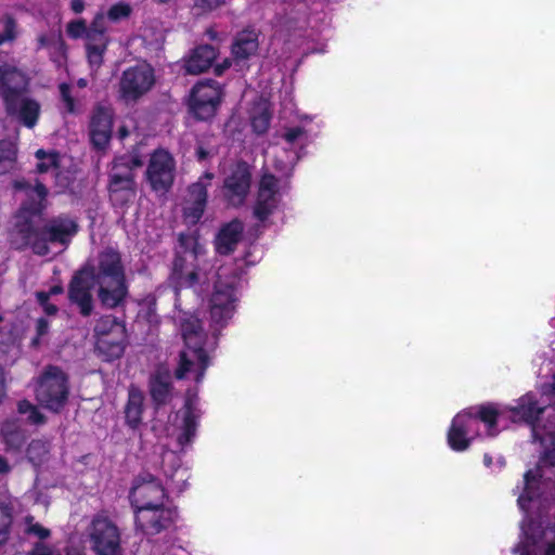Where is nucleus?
Segmentation results:
<instances>
[{"label": "nucleus", "instance_id": "1", "mask_svg": "<svg viewBox=\"0 0 555 555\" xmlns=\"http://www.w3.org/2000/svg\"><path fill=\"white\" fill-rule=\"evenodd\" d=\"M16 190L26 192L27 202L16 216L15 229L22 235L24 243L29 245L34 253L39 256L49 254L48 243L66 245L77 232V224L66 217H59L50 220L42 230L36 227V219L39 217L47 195L43 184L37 182L35 186L24 180L14 182Z\"/></svg>", "mask_w": 555, "mask_h": 555}, {"label": "nucleus", "instance_id": "2", "mask_svg": "<svg viewBox=\"0 0 555 555\" xmlns=\"http://www.w3.org/2000/svg\"><path fill=\"white\" fill-rule=\"evenodd\" d=\"M83 270L90 271V276L98 285V297L103 306L115 308L122 302L128 293L125 268L120 254L112 248L100 253L93 263H88Z\"/></svg>", "mask_w": 555, "mask_h": 555}, {"label": "nucleus", "instance_id": "3", "mask_svg": "<svg viewBox=\"0 0 555 555\" xmlns=\"http://www.w3.org/2000/svg\"><path fill=\"white\" fill-rule=\"evenodd\" d=\"M179 321L185 348L180 352L175 376L178 379L193 378L198 383L209 365V358L203 348L205 334L199 320L193 314L183 313Z\"/></svg>", "mask_w": 555, "mask_h": 555}, {"label": "nucleus", "instance_id": "4", "mask_svg": "<svg viewBox=\"0 0 555 555\" xmlns=\"http://www.w3.org/2000/svg\"><path fill=\"white\" fill-rule=\"evenodd\" d=\"M533 437L542 444L552 441L553 449L545 452L537 468L527 472L524 476V489L518 498L519 507L526 512L540 511L543 506L541 496L548 487L551 475L555 469V440L552 436H542L535 426L532 427Z\"/></svg>", "mask_w": 555, "mask_h": 555}, {"label": "nucleus", "instance_id": "5", "mask_svg": "<svg viewBox=\"0 0 555 555\" xmlns=\"http://www.w3.org/2000/svg\"><path fill=\"white\" fill-rule=\"evenodd\" d=\"M474 411H463L452 421L448 442L455 451H464L468 448L470 440L477 435L479 422L486 424L489 436L493 437L498 434L495 426L500 412L493 404L480 405Z\"/></svg>", "mask_w": 555, "mask_h": 555}, {"label": "nucleus", "instance_id": "6", "mask_svg": "<svg viewBox=\"0 0 555 555\" xmlns=\"http://www.w3.org/2000/svg\"><path fill=\"white\" fill-rule=\"evenodd\" d=\"M142 166L137 154L116 157L109 173V198L114 205L122 206L135 197L137 185L133 169Z\"/></svg>", "mask_w": 555, "mask_h": 555}, {"label": "nucleus", "instance_id": "7", "mask_svg": "<svg viewBox=\"0 0 555 555\" xmlns=\"http://www.w3.org/2000/svg\"><path fill=\"white\" fill-rule=\"evenodd\" d=\"M68 397V379L57 366H47L38 377L36 399L39 404L52 412H59Z\"/></svg>", "mask_w": 555, "mask_h": 555}, {"label": "nucleus", "instance_id": "8", "mask_svg": "<svg viewBox=\"0 0 555 555\" xmlns=\"http://www.w3.org/2000/svg\"><path fill=\"white\" fill-rule=\"evenodd\" d=\"M229 273L230 270L228 268H221L218 272V280L215 283L214 292L209 299L210 318L217 326H223L234 311L237 279L236 276L229 278Z\"/></svg>", "mask_w": 555, "mask_h": 555}, {"label": "nucleus", "instance_id": "9", "mask_svg": "<svg viewBox=\"0 0 555 555\" xmlns=\"http://www.w3.org/2000/svg\"><path fill=\"white\" fill-rule=\"evenodd\" d=\"M96 337V350L107 361L118 359L125 350V326L112 315H105L98 320L94 326Z\"/></svg>", "mask_w": 555, "mask_h": 555}, {"label": "nucleus", "instance_id": "10", "mask_svg": "<svg viewBox=\"0 0 555 555\" xmlns=\"http://www.w3.org/2000/svg\"><path fill=\"white\" fill-rule=\"evenodd\" d=\"M155 82L154 69L142 62L126 68L119 80V96L126 103L135 102L147 93Z\"/></svg>", "mask_w": 555, "mask_h": 555}, {"label": "nucleus", "instance_id": "11", "mask_svg": "<svg viewBox=\"0 0 555 555\" xmlns=\"http://www.w3.org/2000/svg\"><path fill=\"white\" fill-rule=\"evenodd\" d=\"M135 525L144 534L154 535L169 528L177 512L168 503L153 504L134 509Z\"/></svg>", "mask_w": 555, "mask_h": 555}, {"label": "nucleus", "instance_id": "12", "mask_svg": "<svg viewBox=\"0 0 555 555\" xmlns=\"http://www.w3.org/2000/svg\"><path fill=\"white\" fill-rule=\"evenodd\" d=\"M130 501L134 509L153 504L167 503V494L163 483L151 473H141L130 490Z\"/></svg>", "mask_w": 555, "mask_h": 555}, {"label": "nucleus", "instance_id": "13", "mask_svg": "<svg viewBox=\"0 0 555 555\" xmlns=\"http://www.w3.org/2000/svg\"><path fill=\"white\" fill-rule=\"evenodd\" d=\"M89 538L98 555H119L120 534L108 518L95 517L89 527Z\"/></svg>", "mask_w": 555, "mask_h": 555}, {"label": "nucleus", "instance_id": "14", "mask_svg": "<svg viewBox=\"0 0 555 555\" xmlns=\"http://www.w3.org/2000/svg\"><path fill=\"white\" fill-rule=\"evenodd\" d=\"M176 163L165 150H156L150 157L146 168V179L156 192H166L173 183Z\"/></svg>", "mask_w": 555, "mask_h": 555}, {"label": "nucleus", "instance_id": "15", "mask_svg": "<svg viewBox=\"0 0 555 555\" xmlns=\"http://www.w3.org/2000/svg\"><path fill=\"white\" fill-rule=\"evenodd\" d=\"M214 173L205 172L188 189L183 202V219L188 224H196L202 218L207 204V189L211 184Z\"/></svg>", "mask_w": 555, "mask_h": 555}, {"label": "nucleus", "instance_id": "16", "mask_svg": "<svg viewBox=\"0 0 555 555\" xmlns=\"http://www.w3.org/2000/svg\"><path fill=\"white\" fill-rule=\"evenodd\" d=\"M221 100L220 86L215 81L197 83L191 94L190 108L202 120L212 117Z\"/></svg>", "mask_w": 555, "mask_h": 555}, {"label": "nucleus", "instance_id": "17", "mask_svg": "<svg viewBox=\"0 0 555 555\" xmlns=\"http://www.w3.org/2000/svg\"><path fill=\"white\" fill-rule=\"evenodd\" d=\"M86 53L90 67L99 68L103 63V57L109 43L106 36L105 16L103 13L95 15L89 26V33L86 37Z\"/></svg>", "mask_w": 555, "mask_h": 555}, {"label": "nucleus", "instance_id": "18", "mask_svg": "<svg viewBox=\"0 0 555 555\" xmlns=\"http://www.w3.org/2000/svg\"><path fill=\"white\" fill-rule=\"evenodd\" d=\"M4 111L9 117L26 128L33 129L40 117L41 105L28 92L3 101Z\"/></svg>", "mask_w": 555, "mask_h": 555}, {"label": "nucleus", "instance_id": "19", "mask_svg": "<svg viewBox=\"0 0 555 555\" xmlns=\"http://www.w3.org/2000/svg\"><path fill=\"white\" fill-rule=\"evenodd\" d=\"M250 177L246 163H237L231 167L223 182L224 196L230 204L237 206L244 202L250 188Z\"/></svg>", "mask_w": 555, "mask_h": 555}, {"label": "nucleus", "instance_id": "20", "mask_svg": "<svg viewBox=\"0 0 555 555\" xmlns=\"http://www.w3.org/2000/svg\"><path fill=\"white\" fill-rule=\"evenodd\" d=\"M96 285L93 283L90 271L79 270L72 279L68 287V298L75 304L83 317L91 314L93 310V298L91 288Z\"/></svg>", "mask_w": 555, "mask_h": 555}, {"label": "nucleus", "instance_id": "21", "mask_svg": "<svg viewBox=\"0 0 555 555\" xmlns=\"http://www.w3.org/2000/svg\"><path fill=\"white\" fill-rule=\"evenodd\" d=\"M29 91V77L11 64L0 65V98L2 101Z\"/></svg>", "mask_w": 555, "mask_h": 555}, {"label": "nucleus", "instance_id": "22", "mask_svg": "<svg viewBox=\"0 0 555 555\" xmlns=\"http://www.w3.org/2000/svg\"><path fill=\"white\" fill-rule=\"evenodd\" d=\"M278 204V180L270 173L261 177L258 188L254 214L259 220H264Z\"/></svg>", "mask_w": 555, "mask_h": 555}, {"label": "nucleus", "instance_id": "23", "mask_svg": "<svg viewBox=\"0 0 555 555\" xmlns=\"http://www.w3.org/2000/svg\"><path fill=\"white\" fill-rule=\"evenodd\" d=\"M113 126V111L109 107L98 106L90 121V137L96 149H104L109 142Z\"/></svg>", "mask_w": 555, "mask_h": 555}, {"label": "nucleus", "instance_id": "24", "mask_svg": "<svg viewBox=\"0 0 555 555\" xmlns=\"http://www.w3.org/2000/svg\"><path fill=\"white\" fill-rule=\"evenodd\" d=\"M521 530L524 538L516 546L515 552L519 553V555H538L541 550V537L537 534L533 524L531 521L529 524L524 522ZM544 555H555V542L547 545Z\"/></svg>", "mask_w": 555, "mask_h": 555}, {"label": "nucleus", "instance_id": "25", "mask_svg": "<svg viewBox=\"0 0 555 555\" xmlns=\"http://www.w3.org/2000/svg\"><path fill=\"white\" fill-rule=\"evenodd\" d=\"M216 57L217 52L214 47L208 44L199 46L185 60V70L192 75L201 74L211 66Z\"/></svg>", "mask_w": 555, "mask_h": 555}, {"label": "nucleus", "instance_id": "26", "mask_svg": "<svg viewBox=\"0 0 555 555\" xmlns=\"http://www.w3.org/2000/svg\"><path fill=\"white\" fill-rule=\"evenodd\" d=\"M242 232L243 224L240 221L235 220L224 225L217 236V251L222 255L231 253L238 243Z\"/></svg>", "mask_w": 555, "mask_h": 555}, {"label": "nucleus", "instance_id": "27", "mask_svg": "<svg viewBox=\"0 0 555 555\" xmlns=\"http://www.w3.org/2000/svg\"><path fill=\"white\" fill-rule=\"evenodd\" d=\"M511 411L514 422L524 421L533 424L543 412V408L538 405L537 400L531 393H527L519 399L517 406L512 408Z\"/></svg>", "mask_w": 555, "mask_h": 555}, {"label": "nucleus", "instance_id": "28", "mask_svg": "<svg viewBox=\"0 0 555 555\" xmlns=\"http://www.w3.org/2000/svg\"><path fill=\"white\" fill-rule=\"evenodd\" d=\"M258 35L253 30L240 33L232 46V54L235 60H246L258 50Z\"/></svg>", "mask_w": 555, "mask_h": 555}, {"label": "nucleus", "instance_id": "29", "mask_svg": "<svg viewBox=\"0 0 555 555\" xmlns=\"http://www.w3.org/2000/svg\"><path fill=\"white\" fill-rule=\"evenodd\" d=\"M196 421L193 415L189 402L186 403V410L183 414V420L179 426H171L166 428L168 436L177 435L178 442L181 446L189 443L195 434Z\"/></svg>", "mask_w": 555, "mask_h": 555}, {"label": "nucleus", "instance_id": "30", "mask_svg": "<svg viewBox=\"0 0 555 555\" xmlns=\"http://www.w3.org/2000/svg\"><path fill=\"white\" fill-rule=\"evenodd\" d=\"M144 396L137 388H130L128 402L125 408L126 422L131 427H137L142 421Z\"/></svg>", "mask_w": 555, "mask_h": 555}, {"label": "nucleus", "instance_id": "31", "mask_svg": "<svg viewBox=\"0 0 555 555\" xmlns=\"http://www.w3.org/2000/svg\"><path fill=\"white\" fill-rule=\"evenodd\" d=\"M151 396L156 404H165L171 398V383L168 373L157 372L151 379Z\"/></svg>", "mask_w": 555, "mask_h": 555}, {"label": "nucleus", "instance_id": "32", "mask_svg": "<svg viewBox=\"0 0 555 555\" xmlns=\"http://www.w3.org/2000/svg\"><path fill=\"white\" fill-rule=\"evenodd\" d=\"M1 435L7 450H20L26 440V435L15 421H7L2 424Z\"/></svg>", "mask_w": 555, "mask_h": 555}, {"label": "nucleus", "instance_id": "33", "mask_svg": "<svg viewBox=\"0 0 555 555\" xmlns=\"http://www.w3.org/2000/svg\"><path fill=\"white\" fill-rule=\"evenodd\" d=\"M251 127L258 134L264 133L269 128L270 113L266 100H259L250 112Z\"/></svg>", "mask_w": 555, "mask_h": 555}, {"label": "nucleus", "instance_id": "34", "mask_svg": "<svg viewBox=\"0 0 555 555\" xmlns=\"http://www.w3.org/2000/svg\"><path fill=\"white\" fill-rule=\"evenodd\" d=\"M12 501L7 495L0 494V546L3 545L10 535L12 524Z\"/></svg>", "mask_w": 555, "mask_h": 555}, {"label": "nucleus", "instance_id": "35", "mask_svg": "<svg viewBox=\"0 0 555 555\" xmlns=\"http://www.w3.org/2000/svg\"><path fill=\"white\" fill-rule=\"evenodd\" d=\"M16 146L12 142H0V176L15 168Z\"/></svg>", "mask_w": 555, "mask_h": 555}, {"label": "nucleus", "instance_id": "36", "mask_svg": "<svg viewBox=\"0 0 555 555\" xmlns=\"http://www.w3.org/2000/svg\"><path fill=\"white\" fill-rule=\"evenodd\" d=\"M36 157L39 160L37 169L41 173L55 171L60 167V156L55 152L47 153L43 150H38L36 152Z\"/></svg>", "mask_w": 555, "mask_h": 555}, {"label": "nucleus", "instance_id": "37", "mask_svg": "<svg viewBox=\"0 0 555 555\" xmlns=\"http://www.w3.org/2000/svg\"><path fill=\"white\" fill-rule=\"evenodd\" d=\"M48 451L49 448L47 442L42 440H34L27 448V457L31 463L38 465L44 460Z\"/></svg>", "mask_w": 555, "mask_h": 555}, {"label": "nucleus", "instance_id": "38", "mask_svg": "<svg viewBox=\"0 0 555 555\" xmlns=\"http://www.w3.org/2000/svg\"><path fill=\"white\" fill-rule=\"evenodd\" d=\"M88 33L89 26H87L86 21L82 18L72 21L66 26V34L72 39H86Z\"/></svg>", "mask_w": 555, "mask_h": 555}, {"label": "nucleus", "instance_id": "39", "mask_svg": "<svg viewBox=\"0 0 555 555\" xmlns=\"http://www.w3.org/2000/svg\"><path fill=\"white\" fill-rule=\"evenodd\" d=\"M130 12L131 8L127 3L120 2L111 7V9L107 12V17L112 22H118L122 18L128 17Z\"/></svg>", "mask_w": 555, "mask_h": 555}, {"label": "nucleus", "instance_id": "40", "mask_svg": "<svg viewBox=\"0 0 555 555\" xmlns=\"http://www.w3.org/2000/svg\"><path fill=\"white\" fill-rule=\"evenodd\" d=\"M25 532L27 534H34L40 540H44L50 537V530L44 528L38 522H33V518H26Z\"/></svg>", "mask_w": 555, "mask_h": 555}, {"label": "nucleus", "instance_id": "41", "mask_svg": "<svg viewBox=\"0 0 555 555\" xmlns=\"http://www.w3.org/2000/svg\"><path fill=\"white\" fill-rule=\"evenodd\" d=\"M60 93L62 101L64 103L65 109L68 113H75L76 112V103L75 99L72 95V88L67 83L60 85Z\"/></svg>", "mask_w": 555, "mask_h": 555}, {"label": "nucleus", "instance_id": "42", "mask_svg": "<svg viewBox=\"0 0 555 555\" xmlns=\"http://www.w3.org/2000/svg\"><path fill=\"white\" fill-rule=\"evenodd\" d=\"M36 298L39 305L42 307L43 311L49 315H54L59 311L57 307L50 301V294H46V292H37Z\"/></svg>", "mask_w": 555, "mask_h": 555}, {"label": "nucleus", "instance_id": "43", "mask_svg": "<svg viewBox=\"0 0 555 555\" xmlns=\"http://www.w3.org/2000/svg\"><path fill=\"white\" fill-rule=\"evenodd\" d=\"M283 153L286 155V160L275 159L274 166L279 171L288 172L293 169L297 155L295 152L283 151Z\"/></svg>", "mask_w": 555, "mask_h": 555}, {"label": "nucleus", "instance_id": "44", "mask_svg": "<svg viewBox=\"0 0 555 555\" xmlns=\"http://www.w3.org/2000/svg\"><path fill=\"white\" fill-rule=\"evenodd\" d=\"M225 3V0H195L194 8L201 13L211 12Z\"/></svg>", "mask_w": 555, "mask_h": 555}, {"label": "nucleus", "instance_id": "45", "mask_svg": "<svg viewBox=\"0 0 555 555\" xmlns=\"http://www.w3.org/2000/svg\"><path fill=\"white\" fill-rule=\"evenodd\" d=\"M29 555H63L62 552L54 546L48 545L44 542H37Z\"/></svg>", "mask_w": 555, "mask_h": 555}, {"label": "nucleus", "instance_id": "46", "mask_svg": "<svg viewBox=\"0 0 555 555\" xmlns=\"http://www.w3.org/2000/svg\"><path fill=\"white\" fill-rule=\"evenodd\" d=\"M49 322L43 319V318H40L37 320L36 322V336L35 338L33 339V345L34 346H37L40 344V340L42 339V337H44L48 332H49Z\"/></svg>", "mask_w": 555, "mask_h": 555}, {"label": "nucleus", "instance_id": "47", "mask_svg": "<svg viewBox=\"0 0 555 555\" xmlns=\"http://www.w3.org/2000/svg\"><path fill=\"white\" fill-rule=\"evenodd\" d=\"M15 38V23L12 18L4 22V30L0 34V46L4 42L12 41Z\"/></svg>", "mask_w": 555, "mask_h": 555}, {"label": "nucleus", "instance_id": "48", "mask_svg": "<svg viewBox=\"0 0 555 555\" xmlns=\"http://www.w3.org/2000/svg\"><path fill=\"white\" fill-rule=\"evenodd\" d=\"M304 135H305L304 129L300 127H295V128L287 129L284 132L283 138L288 144H294V143L300 141L304 138Z\"/></svg>", "mask_w": 555, "mask_h": 555}, {"label": "nucleus", "instance_id": "49", "mask_svg": "<svg viewBox=\"0 0 555 555\" xmlns=\"http://www.w3.org/2000/svg\"><path fill=\"white\" fill-rule=\"evenodd\" d=\"M27 420L35 425H40L46 422L44 415L38 410L37 406H34L30 413L27 414Z\"/></svg>", "mask_w": 555, "mask_h": 555}, {"label": "nucleus", "instance_id": "50", "mask_svg": "<svg viewBox=\"0 0 555 555\" xmlns=\"http://www.w3.org/2000/svg\"><path fill=\"white\" fill-rule=\"evenodd\" d=\"M34 406L35 405L33 403H30L29 401L23 400L18 403L17 409L21 414L27 415L28 413H30V411L34 409Z\"/></svg>", "mask_w": 555, "mask_h": 555}, {"label": "nucleus", "instance_id": "51", "mask_svg": "<svg viewBox=\"0 0 555 555\" xmlns=\"http://www.w3.org/2000/svg\"><path fill=\"white\" fill-rule=\"evenodd\" d=\"M70 9L79 14L85 10V1L83 0H70Z\"/></svg>", "mask_w": 555, "mask_h": 555}, {"label": "nucleus", "instance_id": "52", "mask_svg": "<svg viewBox=\"0 0 555 555\" xmlns=\"http://www.w3.org/2000/svg\"><path fill=\"white\" fill-rule=\"evenodd\" d=\"M211 155V152L204 149L203 146H198L196 149V157L198 160H205Z\"/></svg>", "mask_w": 555, "mask_h": 555}, {"label": "nucleus", "instance_id": "53", "mask_svg": "<svg viewBox=\"0 0 555 555\" xmlns=\"http://www.w3.org/2000/svg\"><path fill=\"white\" fill-rule=\"evenodd\" d=\"M10 470H11V466H10L9 462L7 461L5 457L0 455V475H5V474L10 473Z\"/></svg>", "mask_w": 555, "mask_h": 555}, {"label": "nucleus", "instance_id": "54", "mask_svg": "<svg viewBox=\"0 0 555 555\" xmlns=\"http://www.w3.org/2000/svg\"><path fill=\"white\" fill-rule=\"evenodd\" d=\"M64 551H65V554H63V555H82L81 550L78 547H74V546H66Z\"/></svg>", "mask_w": 555, "mask_h": 555}, {"label": "nucleus", "instance_id": "55", "mask_svg": "<svg viewBox=\"0 0 555 555\" xmlns=\"http://www.w3.org/2000/svg\"><path fill=\"white\" fill-rule=\"evenodd\" d=\"M180 243H181L182 246H189V245L195 244V241L191 236L181 234L180 235Z\"/></svg>", "mask_w": 555, "mask_h": 555}, {"label": "nucleus", "instance_id": "56", "mask_svg": "<svg viewBox=\"0 0 555 555\" xmlns=\"http://www.w3.org/2000/svg\"><path fill=\"white\" fill-rule=\"evenodd\" d=\"M63 293V288L59 285L52 286L49 292H46V294H50V298L54 295H60Z\"/></svg>", "mask_w": 555, "mask_h": 555}, {"label": "nucleus", "instance_id": "57", "mask_svg": "<svg viewBox=\"0 0 555 555\" xmlns=\"http://www.w3.org/2000/svg\"><path fill=\"white\" fill-rule=\"evenodd\" d=\"M230 66V63L229 61H224L221 65H217L216 68H215V72L218 74V75H221L223 73V70L225 68H228Z\"/></svg>", "mask_w": 555, "mask_h": 555}, {"label": "nucleus", "instance_id": "58", "mask_svg": "<svg viewBox=\"0 0 555 555\" xmlns=\"http://www.w3.org/2000/svg\"><path fill=\"white\" fill-rule=\"evenodd\" d=\"M49 43V39L46 35H40L38 37V46L39 48H43V47H47Z\"/></svg>", "mask_w": 555, "mask_h": 555}, {"label": "nucleus", "instance_id": "59", "mask_svg": "<svg viewBox=\"0 0 555 555\" xmlns=\"http://www.w3.org/2000/svg\"><path fill=\"white\" fill-rule=\"evenodd\" d=\"M118 134L120 139H124L129 134V132L125 127H120L118 130Z\"/></svg>", "mask_w": 555, "mask_h": 555}, {"label": "nucleus", "instance_id": "60", "mask_svg": "<svg viewBox=\"0 0 555 555\" xmlns=\"http://www.w3.org/2000/svg\"><path fill=\"white\" fill-rule=\"evenodd\" d=\"M190 283H193L195 280H197V273L196 272H190L189 273Z\"/></svg>", "mask_w": 555, "mask_h": 555}, {"label": "nucleus", "instance_id": "61", "mask_svg": "<svg viewBox=\"0 0 555 555\" xmlns=\"http://www.w3.org/2000/svg\"><path fill=\"white\" fill-rule=\"evenodd\" d=\"M77 85L79 88H85L87 86V81H86V79L81 78L77 81Z\"/></svg>", "mask_w": 555, "mask_h": 555}, {"label": "nucleus", "instance_id": "62", "mask_svg": "<svg viewBox=\"0 0 555 555\" xmlns=\"http://www.w3.org/2000/svg\"><path fill=\"white\" fill-rule=\"evenodd\" d=\"M180 260H181L180 258H177V260L175 261V271L181 270Z\"/></svg>", "mask_w": 555, "mask_h": 555}, {"label": "nucleus", "instance_id": "63", "mask_svg": "<svg viewBox=\"0 0 555 555\" xmlns=\"http://www.w3.org/2000/svg\"><path fill=\"white\" fill-rule=\"evenodd\" d=\"M483 462L487 466H489L492 462L491 457L489 455H485L483 457Z\"/></svg>", "mask_w": 555, "mask_h": 555}, {"label": "nucleus", "instance_id": "64", "mask_svg": "<svg viewBox=\"0 0 555 555\" xmlns=\"http://www.w3.org/2000/svg\"><path fill=\"white\" fill-rule=\"evenodd\" d=\"M196 254H197L196 248H194V250L191 251V256L195 257Z\"/></svg>", "mask_w": 555, "mask_h": 555}]
</instances>
